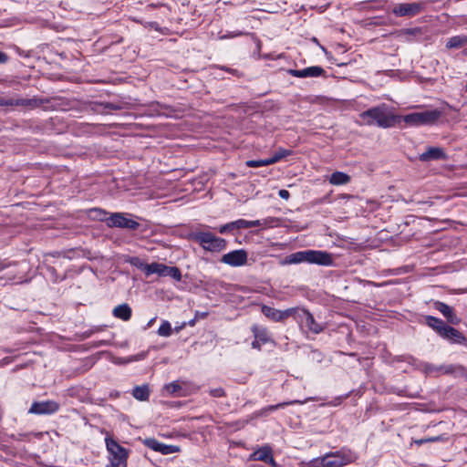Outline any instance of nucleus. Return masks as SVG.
Listing matches in <instances>:
<instances>
[{"instance_id": "f257e3e1", "label": "nucleus", "mask_w": 467, "mask_h": 467, "mask_svg": "<svg viewBox=\"0 0 467 467\" xmlns=\"http://www.w3.org/2000/svg\"><path fill=\"white\" fill-rule=\"evenodd\" d=\"M358 117L363 124L382 129L394 127L400 120V116L395 115L384 103L361 112Z\"/></svg>"}, {"instance_id": "f03ea898", "label": "nucleus", "mask_w": 467, "mask_h": 467, "mask_svg": "<svg viewBox=\"0 0 467 467\" xmlns=\"http://www.w3.org/2000/svg\"><path fill=\"white\" fill-rule=\"evenodd\" d=\"M189 239L199 244L203 250L212 253L224 250L227 244L225 239L217 237L211 232L195 231L189 234Z\"/></svg>"}, {"instance_id": "7ed1b4c3", "label": "nucleus", "mask_w": 467, "mask_h": 467, "mask_svg": "<svg viewBox=\"0 0 467 467\" xmlns=\"http://www.w3.org/2000/svg\"><path fill=\"white\" fill-rule=\"evenodd\" d=\"M106 447L109 453V464L107 467H127L129 451L112 437H106Z\"/></svg>"}, {"instance_id": "20e7f679", "label": "nucleus", "mask_w": 467, "mask_h": 467, "mask_svg": "<svg viewBox=\"0 0 467 467\" xmlns=\"http://www.w3.org/2000/svg\"><path fill=\"white\" fill-rule=\"evenodd\" d=\"M442 114L443 112L441 110L435 109L407 114L403 117V120L406 124L410 126L433 125L440 119Z\"/></svg>"}, {"instance_id": "39448f33", "label": "nucleus", "mask_w": 467, "mask_h": 467, "mask_svg": "<svg viewBox=\"0 0 467 467\" xmlns=\"http://www.w3.org/2000/svg\"><path fill=\"white\" fill-rule=\"evenodd\" d=\"M422 371L427 376H434L437 377L441 374L444 375H452L458 374L464 376L467 374L465 368L462 365L449 364V365H441L436 366L434 364L429 362H423L421 364Z\"/></svg>"}, {"instance_id": "423d86ee", "label": "nucleus", "mask_w": 467, "mask_h": 467, "mask_svg": "<svg viewBox=\"0 0 467 467\" xmlns=\"http://www.w3.org/2000/svg\"><path fill=\"white\" fill-rule=\"evenodd\" d=\"M327 467H343L354 462L357 459V453L348 448L343 447L336 451L326 453Z\"/></svg>"}, {"instance_id": "0eeeda50", "label": "nucleus", "mask_w": 467, "mask_h": 467, "mask_svg": "<svg viewBox=\"0 0 467 467\" xmlns=\"http://www.w3.org/2000/svg\"><path fill=\"white\" fill-rule=\"evenodd\" d=\"M426 7L423 1L412 3H400L393 7L392 13L397 16L412 17L420 14Z\"/></svg>"}, {"instance_id": "6e6552de", "label": "nucleus", "mask_w": 467, "mask_h": 467, "mask_svg": "<svg viewBox=\"0 0 467 467\" xmlns=\"http://www.w3.org/2000/svg\"><path fill=\"white\" fill-rule=\"evenodd\" d=\"M108 226L110 228L136 230L139 228L140 223L133 219L128 218L123 213H113L109 214Z\"/></svg>"}, {"instance_id": "1a4fd4ad", "label": "nucleus", "mask_w": 467, "mask_h": 467, "mask_svg": "<svg viewBox=\"0 0 467 467\" xmlns=\"http://www.w3.org/2000/svg\"><path fill=\"white\" fill-rule=\"evenodd\" d=\"M262 313L270 320L275 322H282L289 317L297 313L298 308H287L285 310H278L266 305H263L261 307Z\"/></svg>"}, {"instance_id": "9d476101", "label": "nucleus", "mask_w": 467, "mask_h": 467, "mask_svg": "<svg viewBox=\"0 0 467 467\" xmlns=\"http://www.w3.org/2000/svg\"><path fill=\"white\" fill-rule=\"evenodd\" d=\"M248 260V254L244 249L234 250L227 254H224L221 262L233 267L243 266L246 265Z\"/></svg>"}, {"instance_id": "9b49d317", "label": "nucleus", "mask_w": 467, "mask_h": 467, "mask_svg": "<svg viewBox=\"0 0 467 467\" xmlns=\"http://www.w3.org/2000/svg\"><path fill=\"white\" fill-rule=\"evenodd\" d=\"M307 263L329 266L334 263L332 254L321 250H307Z\"/></svg>"}, {"instance_id": "f8f14e48", "label": "nucleus", "mask_w": 467, "mask_h": 467, "mask_svg": "<svg viewBox=\"0 0 467 467\" xmlns=\"http://www.w3.org/2000/svg\"><path fill=\"white\" fill-rule=\"evenodd\" d=\"M287 73L296 78H318L326 77V70L319 66H311L303 69H288Z\"/></svg>"}, {"instance_id": "ddd939ff", "label": "nucleus", "mask_w": 467, "mask_h": 467, "mask_svg": "<svg viewBox=\"0 0 467 467\" xmlns=\"http://www.w3.org/2000/svg\"><path fill=\"white\" fill-rule=\"evenodd\" d=\"M440 337L453 344L466 345L467 342V338L462 332L448 325Z\"/></svg>"}, {"instance_id": "4468645a", "label": "nucleus", "mask_w": 467, "mask_h": 467, "mask_svg": "<svg viewBox=\"0 0 467 467\" xmlns=\"http://www.w3.org/2000/svg\"><path fill=\"white\" fill-rule=\"evenodd\" d=\"M302 322L305 323L306 327L314 334H319L323 331L324 327L316 322L313 315L306 309H302L298 315Z\"/></svg>"}, {"instance_id": "2eb2a0df", "label": "nucleus", "mask_w": 467, "mask_h": 467, "mask_svg": "<svg viewBox=\"0 0 467 467\" xmlns=\"http://www.w3.org/2000/svg\"><path fill=\"white\" fill-rule=\"evenodd\" d=\"M448 156L443 150L442 148L440 147H430L426 151L420 154L419 159L421 161H438V160H447Z\"/></svg>"}, {"instance_id": "dca6fc26", "label": "nucleus", "mask_w": 467, "mask_h": 467, "mask_svg": "<svg viewBox=\"0 0 467 467\" xmlns=\"http://www.w3.org/2000/svg\"><path fill=\"white\" fill-rule=\"evenodd\" d=\"M435 309L440 311L444 317L447 319V322L452 325H458L461 322V318L457 317L453 308L449 305L437 301L434 303Z\"/></svg>"}, {"instance_id": "f3484780", "label": "nucleus", "mask_w": 467, "mask_h": 467, "mask_svg": "<svg viewBox=\"0 0 467 467\" xmlns=\"http://www.w3.org/2000/svg\"><path fill=\"white\" fill-rule=\"evenodd\" d=\"M127 103H112V102H92L91 109L97 113H106L109 110H121L127 109Z\"/></svg>"}, {"instance_id": "a211bd4d", "label": "nucleus", "mask_w": 467, "mask_h": 467, "mask_svg": "<svg viewBox=\"0 0 467 467\" xmlns=\"http://www.w3.org/2000/svg\"><path fill=\"white\" fill-rule=\"evenodd\" d=\"M49 103V99L33 97L31 99H17V107H24L28 109H34L39 108L45 104Z\"/></svg>"}, {"instance_id": "6ab92c4d", "label": "nucleus", "mask_w": 467, "mask_h": 467, "mask_svg": "<svg viewBox=\"0 0 467 467\" xmlns=\"http://www.w3.org/2000/svg\"><path fill=\"white\" fill-rule=\"evenodd\" d=\"M112 314L116 318L129 321L131 317L132 311L130 306L127 303H124L115 306Z\"/></svg>"}, {"instance_id": "aec40b11", "label": "nucleus", "mask_w": 467, "mask_h": 467, "mask_svg": "<svg viewBox=\"0 0 467 467\" xmlns=\"http://www.w3.org/2000/svg\"><path fill=\"white\" fill-rule=\"evenodd\" d=\"M273 452L272 448L269 445H265L249 455V461L265 462Z\"/></svg>"}, {"instance_id": "412c9836", "label": "nucleus", "mask_w": 467, "mask_h": 467, "mask_svg": "<svg viewBox=\"0 0 467 467\" xmlns=\"http://www.w3.org/2000/svg\"><path fill=\"white\" fill-rule=\"evenodd\" d=\"M251 331L254 338L260 340L263 344H267L271 341V337L266 327H260L258 325H253Z\"/></svg>"}, {"instance_id": "4be33fe9", "label": "nucleus", "mask_w": 467, "mask_h": 467, "mask_svg": "<svg viewBox=\"0 0 467 467\" xmlns=\"http://www.w3.org/2000/svg\"><path fill=\"white\" fill-rule=\"evenodd\" d=\"M425 323L428 327H431L439 336L446 327L447 324L438 317L432 316L425 317Z\"/></svg>"}, {"instance_id": "5701e85b", "label": "nucleus", "mask_w": 467, "mask_h": 467, "mask_svg": "<svg viewBox=\"0 0 467 467\" xmlns=\"http://www.w3.org/2000/svg\"><path fill=\"white\" fill-rule=\"evenodd\" d=\"M350 180V176L347 173L342 171H335L330 175L328 182L332 185H344L348 183Z\"/></svg>"}, {"instance_id": "b1692460", "label": "nucleus", "mask_w": 467, "mask_h": 467, "mask_svg": "<svg viewBox=\"0 0 467 467\" xmlns=\"http://www.w3.org/2000/svg\"><path fill=\"white\" fill-rule=\"evenodd\" d=\"M467 44V36L465 35H460V36H454L448 39L446 43V48L452 49V48H459Z\"/></svg>"}, {"instance_id": "393cba45", "label": "nucleus", "mask_w": 467, "mask_h": 467, "mask_svg": "<svg viewBox=\"0 0 467 467\" xmlns=\"http://www.w3.org/2000/svg\"><path fill=\"white\" fill-rule=\"evenodd\" d=\"M88 216L91 219L105 223L108 225L109 213L100 208H92L88 210Z\"/></svg>"}, {"instance_id": "a878e982", "label": "nucleus", "mask_w": 467, "mask_h": 467, "mask_svg": "<svg viewBox=\"0 0 467 467\" xmlns=\"http://www.w3.org/2000/svg\"><path fill=\"white\" fill-rule=\"evenodd\" d=\"M168 265L161 263H151L147 266V274L146 275H150L152 274H157L160 276H165V273Z\"/></svg>"}, {"instance_id": "bb28decb", "label": "nucleus", "mask_w": 467, "mask_h": 467, "mask_svg": "<svg viewBox=\"0 0 467 467\" xmlns=\"http://www.w3.org/2000/svg\"><path fill=\"white\" fill-rule=\"evenodd\" d=\"M244 219H239L234 222H230L228 223H225L218 228V232L220 234H226L230 233L235 229H243L244 228Z\"/></svg>"}, {"instance_id": "cd10ccee", "label": "nucleus", "mask_w": 467, "mask_h": 467, "mask_svg": "<svg viewBox=\"0 0 467 467\" xmlns=\"http://www.w3.org/2000/svg\"><path fill=\"white\" fill-rule=\"evenodd\" d=\"M286 262L289 264L307 263V250L291 254L286 257Z\"/></svg>"}, {"instance_id": "c85d7f7f", "label": "nucleus", "mask_w": 467, "mask_h": 467, "mask_svg": "<svg viewBox=\"0 0 467 467\" xmlns=\"http://www.w3.org/2000/svg\"><path fill=\"white\" fill-rule=\"evenodd\" d=\"M132 395L136 400H147L150 396L148 385L137 386L132 390Z\"/></svg>"}, {"instance_id": "c756f323", "label": "nucleus", "mask_w": 467, "mask_h": 467, "mask_svg": "<svg viewBox=\"0 0 467 467\" xmlns=\"http://www.w3.org/2000/svg\"><path fill=\"white\" fill-rule=\"evenodd\" d=\"M448 439H449V437L446 434H441V435H438V436H431V437L423 438V439L412 440L411 444L414 443L418 446H420L427 442L446 441H448Z\"/></svg>"}, {"instance_id": "7c9ffc66", "label": "nucleus", "mask_w": 467, "mask_h": 467, "mask_svg": "<svg viewBox=\"0 0 467 467\" xmlns=\"http://www.w3.org/2000/svg\"><path fill=\"white\" fill-rule=\"evenodd\" d=\"M125 262L137 267L138 269H140L147 274V266H149V264L144 263L140 257L138 256H128L125 259Z\"/></svg>"}, {"instance_id": "2f4dec72", "label": "nucleus", "mask_w": 467, "mask_h": 467, "mask_svg": "<svg viewBox=\"0 0 467 467\" xmlns=\"http://www.w3.org/2000/svg\"><path fill=\"white\" fill-rule=\"evenodd\" d=\"M59 405L52 400L34 401L29 409H58Z\"/></svg>"}, {"instance_id": "473e14b6", "label": "nucleus", "mask_w": 467, "mask_h": 467, "mask_svg": "<svg viewBox=\"0 0 467 467\" xmlns=\"http://www.w3.org/2000/svg\"><path fill=\"white\" fill-rule=\"evenodd\" d=\"M292 154V150H287V149H284V148H280L277 151H275L274 153V155L271 157V160H272V162L273 164L274 163H276L278 162L279 161H281L282 159L287 157V156H290Z\"/></svg>"}, {"instance_id": "72a5a7b5", "label": "nucleus", "mask_w": 467, "mask_h": 467, "mask_svg": "<svg viewBox=\"0 0 467 467\" xmlns=\"http://www.w3.org/2000/svg\"><path fill=\"white\" fill-rule=\"evenodd\" d=\"M273 164L271 158L263 160H250L246 161V166L250 168H257Z\"/></svg>"}, {"instance_id": "f704fd0d", "label": "nucleus", "mask_w": 467, "mask_h": 467, "mask_svg": "<svg viewBox=\"0 0 467 467\" xmlns=\"http://www.w3.org/2000/svg\"><path fill=\"white\" fill-rule=\"evenodd\" d=\"M171 332L172 328L169 321H163L158 329V334L161 337H170Z\"/></svg>"}, {"instance_id": "c9c22d12", "label": "nucleus", "mask_w": 467, "mask_h": 467, "mask_svg": "<svg viewBox=\"0 0 467 467\" xmlns=\"http://www.w3.org/2000/svg\"><path fill=\"white\" fill-rule=\"evenodd\" d=\"M165 276H171V278H173L176 281L182 280L181 270L176 266H168L166 273H165Z\"/></svg>"}, {"instance_id": "e433bc0d", "label": "nucleus", "mask_w": 467, "mask_h": 467, "mask_svg": "<svg viewBox=\"0 0 467 467\" xmlns=\"http://www.w3.org/2000/svg\"><path fill=\"white\" fill-rule=\"evenodd\" d=\"M327 463L328 462H327V457L325 454L324 456L312 459L308 465L310 467H327Z\"/></svg>"}, {"instance_id": "4c0bfd02", "label": "nucleus", "mask_w": 467, "mask_h": 467, "mask_svg": "<svg viewBox=\"0 0 467 467\" xmlns=\"http://www.w3.org/2000/svg\"><path fill=\"white\" fill-rule=\"evenodd\" d=\"M177 451H179V447L175 445H167L164 443L161 444V448L159 451V452L162 453L163 455L172 454Z\"/></svg>"}, {"instance_id": "58836bf2", "label": "nucleus", "mask_w": 467, "mask_h": 467, "mask_svg": "<svg viewBox=\"0 0 467 467\" xmlns=\"http://www.w3.org/2000/svg\"><path fill=\"white\" fill-rule=\"evenodd\" d=\"M182 389L181 386L177 382H171L164 386V390L168 394H176Z\"/></svg>"}, {"instance_id": "ea45409f", "label": "nucleus", "mask_w": 467, "mask_h": 467, "mask_svg": "<svg viewBox=\"0 0 467 467\" xmlns=\"http://www.w3.org/2000/svg\"><path fill=\"white\" fill-rule=\"evenodd\" d=\"M144 443L148 448H150L155 451H158V452L160 451L161 444V442H160L156 439H152V438L146 439Z\"/></svg>"}, {"instance_id": "a19ab883", "label": "nucleus", "mask_w": 467, "mask_h": 467, "mask_svg": "<svg viewBox=\"0 0 467 467\" xmlns=\"http://www.w3.org/2000/svg\"><path fill=\"white\" fill-rule=\"evenodd\" d=\"M265 222L266 221L262 223V221H260V220H254V221L244 220V228L257 227V226L266 225Z\"/></svg>"}, {"instance_id": "79ce46f5", "label": "nucleus", "mask_w": 467, "mask_h": 467, "mask_svg": "<svg viewBox=\"0 0 467 467\" xmlns=\"http://www.w3.org/2000/svg\"><path fill=\"white\" fill-rule=\"evenodd\" d=\"M17 99H4L2 107H14L17 106Z\"/></svg>"}, {"instance_id": "37998d69", "label": "nucleus", "mask_w": 467, "mask_h": 467, "mask_svg": "<svg viewBox=\"0 0 467 467\" xmlns=\"http://www.w3.org/2000/svg\"><path fill=\"white\" fill-rule=\"evenodd\" d=\"M264 462L269 464L271 467H279L278 463L275 462L274 456H273V452L271 453V455L266 459V461H265Z\"/></svg>"}, {"instance_id": "c03bdc74", "label": "nucleus", "mask_w": 467, "mask_h": 467, "mask_svg": "<svg viewBox=\"0 0 467 467\" xmlns=\"http://www.w3.org/2000/svg\"><path fill=\"white\" fill-rule=\"evenodd\" d=\"M278 195L280 198L284 199V200H288L289 197H290V193L287 190H285V189H281L279 192H278Z\"/></svg>"}, {"instance_id": "a18cd8bd", "label": "nucleus", "mask_w": 467, "mask_h": 467, "mask_svg": "<svg viewBox=\"0 0 467 467\" xmlns=\"http://www.w3.org/2000/svg\"><path fill=\"white\" fill-rule=\"evenodd\" d=\"M211 394L213 397H221L224 394V392H223V389H214L211 390Z\"/></svg>"}, {"instance_id": "49530a36", "label": "nucleus", "mask_w": 467, "mask_h": 467, "mask_svg": "<svg viewBox=\"0 0 467 467\" xmlns=\"http://www.w3.org/2000/svg\"><path fill=\"white\" fill-rule=\"evenodd\" d=\"M9 59L6 53L0 51V64H5Z\"/></svg>"}, {"instance_id": "de8ad7c7", "label": "nucleus", "mask_w": 467, "mask_h": 467, "mask_svg": "<svg viewBox=\"0 0 467 467\" xmlns=\"http://www.w3.org/2000/svg\"><path fill=\"white\" fill-rule=\"evenodd\" d=\"M262 345H264L260 340L255 339L252 342V348L260 350L262 348Z\"/></svg>"}, {"instance_id": "09e8293b", "label": "nucleus", "mask_w": 467, "mask_h": 467, "mask_svg": "<svg viewBox=\"0 0 467 467\" xmlns=\"http://www.w3.org/2000/svg\"><path fill=\"white\" fill-rule=\"evenodd\" d=\"M31 413L35 414H52L56 410H28Z\"/></svg>"}, {"instance_id": "8fccbe9b", "label": "nucleus", "mask_w": 467, "mask_h": 467, "mask_svg": "<svg viewBox=\"0 0 467 467\" xmlns=\"http://www.w3.org/2000/svg\"><path fill=\"white\" fill-rule=\"evenodd\" d=\"M220 68L224 70V71H227V72H229V73H231L233 75H236L237 74V70L236 69H233V68H230V67H224V66L221 67Z\"/></svg>"}, {"instance_id": "3c124183", "label": "nucleus", "mask_w": 467, "mask_h": 467, "mask_svg": "<svg viewBox=\"0 0 467 467\" xmlns=\"http://www.w3.org/2000/svg\"><path fill=\"white\" fill-rule=\"evenodd\" d=\"M29 435H30V434H28V433L18 434V436H19V438H18V439L22 441V440H24V439L27 438Z\"/></svg>"}, {"instance_id": "603ef678", "label": "nucleus", "mask_w": 467, "mask_h": 467, "mask_svg": "<svg viewBox=\"0 0 467 467\" xmlns=\"http://www.w3.org/2000/svg\"><path fill=\"white\" fill-rule=\"evenodd\" d=\"M279 406H280V405H275V406H274V405H270V406H268L266 409H270V410H273V409H278V407H279Z\"/></svg>"}, {"instance_id": "864d4df0", "label": "nucleus", "mask_w": 467, "mask_h": 467, "mask_svg": "<svg viewBox=\"0 0 467 467\" xmlns=\"http://www.w3.org/2000/svg\"><path fill=\"white\" fill-rule=\"evenodd\" d=\"M154 321H155V318H152L151 320H150V322L148 323V327H150Z\"/></svg>"}, {"instance_id": "5fc2aeb1", "label": "nucleus", "mask_w": 467, "mask_h": 467, "mask_svg": "<svg viewBox=\"0 0 467 467\" xmlns=\"http://www.w3.org/2000/svg\"><path fill=\"white\" fill-rule=\"evenodd\" d=\"M462 54H463L464 56H467V47H466V48H464V49L462 50Z\"/></svg>"}, {"instance_id": "6e6d98bb", "label": "nucleus", "mask_w": 467, "mask_h": 467, "mask_svg": "<svg viewBox=\"0 0 467 467\" xmlns=\"http://www.w3.org/2000/svg\"><path fill=\"white\" fill-rule=\"evenodd\" d=\"M3 100H4V98H0V106L2 107L3 105Z\"/></svg>"}, {"instance_id": "4d7b16f0", "label": "nucleus", "mask_w": 467, "mask_h": 467, "mask_svg": "<svg viewBox=\"0 0 467 467\" xmlns=\"http://www.w3.org/2000/svg\"><path fill=\"white\" fill-rule=\"evenodd\" d=\"M464 91L467 92V84L464 86Z\"/></svg>"}, {"instance_id": "13d9d810", "label": "nucleus", "mask_w": 467, "mask_h": 467, "mask_svg": "<svg viewBox=\"0 0 467 467\" xmlns=\"http://www.w3.org/2000/svg\"><path fill=\"white\" fill-rule=\"evenodd\" d=\"M430 411H431V412H433L434 410H431Z\"/></svg>"}]
</instances>
